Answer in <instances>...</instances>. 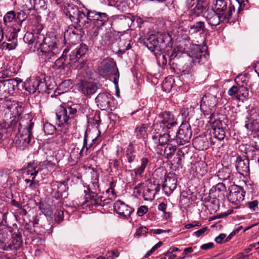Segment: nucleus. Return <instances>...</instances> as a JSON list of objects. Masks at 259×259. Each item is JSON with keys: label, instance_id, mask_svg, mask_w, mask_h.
Returning a JSON list of instances; mask_svg holds the SVG:
<instances>
[{"label": "nucleus", "instance_id": "f257e3e1", "mask_svg": "<svg viewBox=\"0 0 259 259\" xmlns=\"http://www.w3.org/2000/svg\"><path fill=\"white\" fill-rule=\"evenodd\" d=\"M160 120L152 126L151 139L154 144L164 145L169 140V132L168 131L178 124L177 119L169 111H164L158 115Z\"/></svg>", "mask_w": 259, "mask_h": 259}, {"label": "nucleus", "instance_id": "f03ea898", "mask_svg": "<svg viewBox=\"0 0 259 259\" xmlns=\"http://www.w3.org/2000/svg\"><path fill=\"white\" fill-rule=\"evenodd\" d=\"M36 46L39 47V56L46 62H50L55 55L59 53L56 43L50 37H45L43 34H37L35 37Z\"/></svg>", "mask_w": 259, "mask_h": 259}, {"label": "nucleus", "instance_id": "7ed1b4c3", "mask_svg": "<svg viewBox=\"0 0 259 259\" xmlns=\"http://www.w3.org/2000/svg\"><path fill=\"white\" fill-rule=\"evenodd\" d=\"M11 127L15 128L18 125L19 132L23 128L21 134V138L23 141L29 144L33 138L32 130L34 126L32 118L28 114H25L19 120V117H13L10 123Z\"/></svg>", "mask_w": 259, "mask_h": 259}, {"label": "nucleus", "instance_id": "20e7f679", "mask_svg": "<svg viewBox=\"0 0 259 259\" xmlns=\"http://www.w3.org/2000/svg\"><path fill=\"white\" fill-rule=\"evenodd\" d=\"M85 11L86 16L83 29L100 28L108 21V16L105 13L87 9H85Z\"/></svg>", "mask_w": 259, "mask_h": 259}, {"label": "nucleus", "instance_id": "39448f33", "mask_svg": "<svg viewBox=\"0 0 259 259\" xmlns=\"http://www.w3.org/2000/svg\"><path fill=\"white\" fill-rule=\"evenodd\" d=\"M77 115V109L74 106L68 105H61L56 112V118L59 126L66 124L71 125L75 122Z\"/></svg>", "mask_w": 259, "mask_h": 259}, {"label": "nucleus", "instance_id": "423d86ee", "mask_svg": "<svg viewBox=\"0 0 259 259\" xmlns=\"http://www.w3.org/2000/svg\"><path fill=\"white\" fill-rule=\"evenodd\" d=\"M64 14L67 16L70 21L77 24L80 29H83L84 22L86 16V11H80L78 7L73 5H68L65 7Z\"/></svg>", "mask_w": 259, "mask_h": 259}, {"label": "nucleus", "instance_id": "0eeeda50", "mask_svg": "<svg viewBox=\"0 0 259 259\" xmlns=\"http://www.w3.org/2000/svg\"><path fill=\"white\" fill-rule=\"evenodd\" d=\"M24 88L26 91L30 93H34L36 91L39 93L47 92V85L44 77L42 76L32 77L27 79L24 82Z\"/></svg>", "mask_w": 259, "mask_h": 259}, {"label": "nucleus", "instance_id": "6e6552de", "mask_svg": "<svg viewBox=\"0 0 259 259\" xmlns=\"http://www.w3.org/2000/svg\"><path fill=\"white\" fill-rule=\"evenodd\" d=\"M213 10L221 15L223 20H226V22H229L233 12L235 11V7L231 4L228 5V2L225 0H216Z\"/></svg>", "mask_w": 259, "mask_h": 259}, {"label": "nucleus", "instance_id": "1a4fd4ad", "mask_svg": "<svg viewBox=\"0 0 259 259\" xmlns=\"http://www.w3.org/2000/svg\"><path fill=\"white\" fill-rule=\"evenodd\" d=\"M145 45L152 52H161L166 47L165 38L163 36L151 35L144 41Z\"/></svg>", "mask_w": 259, "mask_h": 259}, {"label": "nucleus", "instance_id": "9d476101", "mask_svg": "<svg viewBox=\"0 0 259 259\" xmlns=\"http://www.w3.org/2000/svg\"><path fill=\"white\" fill-rule=\"evenodd\" d=\"M136 19V17L131 14L121 15L114 19L113 24L117 28L125 31L131 27Z\"/></svg>", "mask_w": 259, "mask_h": 259}, {"label": "nucleus", "instance_id": "9b49d317", "mask_svg": "<svg viewBox=\"0 0 259 259\" xmlns=\"http://www.w3.org/2000/svg\"><path fill=\"white\" fill-rule=\"evenodd\" d=\"M192 136L191 126L187 123H183L177 133L176 141L178 145H184L188 143Z\"/></svg>", "mask_w": 259, "mask_h": 259}, {"label": "nucleus", "instance_id": "f8f14e48", "mask_svg": "<svg viewBox=\"0 0 259 259\" xmlns=\"http://www.w3.org/2000/svg\"><path fill=\"white\" fill-rule=\"evenodd\" d=\"M22 243L21 235L19 233H14L13 234L11 239L7 243L0 240V249L15 252L20 248Z\"/></svg>", "mask_w": 259, "mask_h": 259}, {"label": "nucleus", "instance_id": "ddd939ff", "mask_svg": "<svg viewBox=\"0 0 259 259\" xmlns=\"http://www.w3.org/2000/svg\"><path fill=\"white\" fill-rule=\"evenodd\" d=\"M228 94L237 100L243 101L248 97L249 91L247 88L237 84L228 90Z\"/></svg>", "mask_w": 259, "mask_h": 259}, {"label": "nucleus", "instance_id": "4468645a", "mask_svg": "<svg viewBox=\"0 0 259 259\" xmlns=\"http://www.w3.org/2000/svg\"><path fill=\"white\" fill-rule=\"evenodd\" d=\"M229 190L230 193L227 197L232 203L237 205L243 200L245 192L241 187L237 185H232Z\"/></svg>", "mask_w": 259, "mask_h": 259}, {"label": "nucleus", "instance_id": "2eb2a0df", "mask_svg": "<svg viewBox=\"0 0 259 259\" xmlns=\"http://www.w3.org/2000/svg\"><path fill=\"white\" fill-rule=\"evenodd\" d=\"M235 167L238 172L243 177H248L250 175L249 160L245 156L237 157Z\"/></svg>", "mask_w": 259, "mask_h": 259}, {"label": "nucleus", "instance_id": "dca6fc26", "mask_svg": "<svg viewBox=\"0 0 259 259\" xmlns=\"http://www.w3.org/2000/svg\"><path fill=\"white\" fill-rule=\"evenodd\" d=\"M112 100V96L107 92L99 94L95 99L98 107L103 110H107L110 108Z\"/></svg>", "mask_w": 259, "mask_h": 259}, {"label": "nucleus", "instance_id": "f3484780", "mask_svg": "<svg viewBox=\"0 0 259 259\" xmlns=\"http://www.w3.org/2000/svg\"><path fill=\"white\" fill-rule=\"evenodd\" d=\"M114 210L120 216L125 218L130 217L134 209L125 204L121 200H117L114 204Z\"/></svg>", "mask_w": 259, "mask_h": 259}, {"label": "nucleus", "instance_id": "a211bd4d", "mask_svg": "<svg viewBox=\"0 0 259 259\" xmlns=\"http://www.w3.org/2000/svg\"><path fill=\"white\" fill-rule=\"evenodd\" d=\"M88 50L87 46L83 44H80L78 47L72 50L68 57V61H70V65L76 62L87 53Z\"/></svg>", "mask_w": 259, "mask_h": 259}, {"label": "nucleus", "instance_id": "6ab92c4d", "mask_svg": "<svg viewBox=\"0 0 259 259\" xmlns=\"http://www.w3.org/2000/svg\"><path fill=\"white\" fill-rule=\"evenodd\" d=\"M177 180L175 177L167 176L162 185V190L164 194L168 196L176 189Z\"/></svg>", "mask_w": 259, "mask_h": 259}, {"label": "nucleus", "instance_id": "aec40b11", "mask_svg": "<svg viewBox=\"0 0 259 259\" xmlns=\"http://www.w3.org/2000/svg\"><path fill=\"white\" fill-rule=\"evenodd\" d=\"M21 82L22 80L18 78L7 79L2 81L4 90H6V95L13 94Z\"/></svg>", "mask_w": 259, "mask_h": 259}, {"label": "nucleus", "instance_id": "412c9836", "mask_svg": "<svg viewBox=\"0 0 259 259\" xmlns=\"http://www.w3.org/2000/svg\"><path fill=\"white\" fill-rule=\"evenodd\" d=\"M175 143H177L176 140L175 139H170L169 137L168 141L164 145L154 144L156 146H163L166 145L164 150V154L167 159H170L174 155L177 149V146Z\"/></svg>", "mask_w": 259, "mask_h": 259}, {"label": "nucleus", "instance_id": "4be33fe9", "mask_svg": "<svg viewBox=\"0 0 259 259\" xmlns=\"http://www.w3.org/2000/svg\"><path fill=\"white\" fill-rule=\"evenodd\" d=\"M7 38V42H4L1 46L3 50H8L9 51L15 49L17 46L18 35L16 32L13 31L11 33L9 37L6 36Z\"/></svg>", "mask_w": 259, "mask_h": 259}, {"label": "nucleus", "instance_id": "5701e85b", "mask_svg": "<svg viewBox=\"0 0 259 259\" xmlns=\"http://www.w3.org/2000/svg\"><path fill=\"white\" fill-rule=\"evenodd\" d=\"M98 87L97 83L91 81H83L81 83L80 90L82 93L86 96L95 94Z\"/></svg>", "mask_w": 259, "mask_h": 259}, {"label": "nucleus", "instance_id": "b1692460", "mask_svg": "<svg viewBox=\"0 0 259 259\" xmlns=\"http://www.w3.org/2000/svg\"><path fill=\"white\" fill-rule=\"evenodd\" d=\"M205 18L208 24L211 26H216L218 25L221 22H226V20H223L222 16L217 14L213 10L207 12Z\"/></svg>", "mask_w": 259, "mask_h": 259}, {"label": "nucleus", "instance_id": "393cba45", "mask_svg": "<svg viewBox=\"0 0 259 259\" xmlns=\"http://www.w3.org/2000/svg\"><path fill=\"white\" fill-rule=\"evenodd\" d=\"M116 67L115 62L109 61L106 63L101 68L100 73L106 78H110L113 75L114 69Z\"/></svg>", "mask_w": 259, "mask_h": 259}, {"label": "nucleus", "instance_id": "a878e982", "mask_svg": "<svg viewBox=\"0 0 259 259\" xmlns=\"http://www.w3.org/2000/svg\"><path fill=\"white\" fill-rule=\"evenodd\" d=\"M194 147L199 150H205L209 147V142L205 136H198L193 140Z\"/></svg>", "mask_w": 259, "mask_h": 259}, {"label": "nucleus", "instance_id": "bb28decb", "mask_svg": "<svg viewBox=\"0 0 259 259\" xmlns=\"http://www.w3.org/2000/svg\"><path fill=\"white\" fill-rule=\"evenodd\" d=\"M216 104V97L211 95H205L201 101V107H208L210 110H214Z\"/></svg>", "mask_w": 259, "mask_h": 259}, {"label": "nucleus", "instance_id": "cd10ccee", "mask_svg": "<svg viewBox=\"0 0 259 259\" xmlns=\"http://www.w3.org/2000/svg\"><path fill=\"white\" fill-rule=\"evenodd\" d=\"M24 2L26 7L30 9H34L38 10L46 8V4L44 0H24Z\"/></svg>", "mask_w": 259, "mask_h": 259}, {"label": "nucleus", "instance_id": "c85d7f7f", "mask_svg": "<svg viewBox=\"0 0 259 259\" xmlns=\"http://www.w3.org/2000/svg\"><path fill=\"white\" fill-rule=\"evenodd\" d=\"M65 51L66 50L64 51L62 56L55 62V66L57 69H64L69 67L70 61H68V56L65 54Z\"/></svg>", "mask_w": 259, "mask_h": 259}, {"label": "nucleus", "instance_id": "c756f323", "mask_svg": "<svg viewBox=\"0 0 259 259\" xmlns=\"http://www.w3.org/2000/svg\"><path fill=\"white\" fill-rule=\"evenodd\" d=\"M97 138H95L92 140V142L91 143H89V144H88V136L87 134V132H85L84 136V139H83V145L81 149L80 152H79V155L80 156H83V153H84V149H85V151H84L85 155H87L89 153V150L94 146V145L95 144V142L97 140Z\"/></svg>", "mask_w": 259, "mask_h": 259}, {"label": "nucleus", "instance_id": "7c9ffc66", "mask_svg": "<svg viewBox=\"0 0 259 259\" xmlns=\"http://www.w3.org/2000/svg\"><path fill=\"white\" fill-rule=\"evenodd\" d=\"M206 30L204 23L202 21H198L190 26V32L192 33H204Z\"/></svg>", "mask_w": 259, "mask_h": 259}, {"label": "nucleus", "instance_id": "2f4dec72", "mask_svg": "<svg viewBox=\"0 0 259 259\" xmlns=\"http://www.w3.org/2000/svg\"><path fill=\"white\" fill-rule=\"evenodd\" d=\"M149 163V159L147 157H143L141 159V164L133 170L136 176H141L144 172L146 167Z\"/></svg>", "mask_w": 259, "mask_h": 259}, {"label": "nucleus", "instance_id": "473e14b6", "mask_svg": "<svg viewBox=\"0 0 259 259\" xmlns=\"http://www.w3.org/2000/svg\"><path fill=\"white\" fill-rule=\"evenodd\" d=\"M154 187V184H149L146 190L144 191L143 197L145 200H152L155 195V192H153V188Z\"/></svg>", "mask_w": 259, "mask_h": 259}, {"label": "nucleus", "instance_id": "72a5a7b5", "mask_svg": "<svg viewBox=\"0 0 259 259\" xmlns=\"http://www.w3.org/2000/svg\"><path fill=\"white\" fill-rule=\"evenodd\" d=\"M231 170L228 166L223 167L218 172V177L220 180L225 181L228 180L231 176Z\"/></svg>", "mask_w": 259, "mask_h": 259}, {"label": "nucleus", "instance_id": "f704fd0d", "mask_svg": "<svg viewBox=\"0 0 259 259\" xmlns=\"http://www.w3.org/2000/svg\"><path fill=\"white\" fill-rule=\"evenodd\" d=\"M75 27L74 29L69 28L68 30L65 32L64 37L65 39H68L69 40H71V42L77 39L78 34L76 30Z\"/></svg>", "mask_w": 259, "mask_h": 259}, {"label": "nucleus", "instance_id": "c9c22d12", "mask_svg": "<svg viewBox=\"0 0 259 259\" xmlns=\"http://www.w3.org/2000/svg\"><path fill=\"white\" fill-rule=\"evenodd\" d=\"M147 128L145 124L138 126L135 130L136 137L139 139L145 138L147 136Z\"/></svg>", "mask_w": 259, "mask_h": 259}, {"label": "nucleus", "instance_id": "e433bc0d", "mask_svg": "<svg viewBox=\"0 0 259 259\" xmlns=\"http://www.w3.org/2000/svg\"><path fill=\"white\" fill-rule=\"evenodd\" d=\"M245 127L249 131L258 132L259 131V122L251 120L250 122L245 123Z\"/></svg>", "mask_w": 259, "mask_h": 259}, {"label": "nucleus", "instance_id": "4c0bfd02", "mask_svg": "<svg viewBox=\"0 0 259 259\" xmlns=\"http://www.w3.org/2000/svg\"><path fill=\"white\" fill-rule=\"evenodd\" d=\"M90 198L91 200V203L92 205L95 206H104L105 203H103L104 197L100 196L97 198H95L94 195H90Z\"/></svg>", "mask_w": 259, "mask_h": 259}, {"label": "nucleus", "instance_id": "58836bf2", "mask_svg": "<svg viewBox=\"0 0 259 259\" xmlns=\"http://www.w3.org/2000/svg\"><path fill=\"white\" fill-rule=\"evenodd\" d=\"M37 34H41L39 32H37L35 35L31 33H27L24 36V40L25 42H27L29 44H33L35 43L36 45V39L35 37Z\"/></svg>", "mask_w": 259, "mask_h": 259}, {"label": "nucleus", "instance_id": "ea45409f", "mask_svg": "<svg viewBox=\"0 0 259 259\" xmlns=\"http://www.w3.org/2000/svg\"><path fill=\"white\" fill-rule=\"evenodd\" d=\"M45 133L47 135H52L56 131V127L50 123H46L44 125Z\"/></svg>", "mask_w": 259, "mask_h": 259}, {"label": "nucleus", "instance_id": "a19ab883", "mask_svg": "<svg viewBox=\"0 0 259 259\" xmlns=\"http://www.w3.org/2000/svg\"><path fill=\"white\" fill-rule=\"evenodd\" d=\"M213 134L214 137L219 141L224 140L226 137V133L223 128L213 131Z\"/></svg>", "mask_w": 259, "mask_h": 259}, {"label": "nucleus", "instance_id": "79ce46f5", "mask_svg": "<svg viewBox=\"0 0 259 259\" xmlns=\"http://www.w3.org/2000/svg\"><path fill=\"white\" fill-rule=\"evenodd\" d=\"M126 156L129 163H132L135 160L136 155L132 147L127 149Z\"/></svg>", "mask_w": 259, "mask_h": 259}, {"label": "nucleus", "instance_id": "37998d69", "mask_svg": "<svg viewBox=\"0 0 259 259\" xmlns=\"http://www.w3.org/2000/svg\"><path fill=\"white\" fill-rule=\"evenodd\" d=\"M251 92L255 95L259 94V80L254 81L250 85Z\"/></svg>", "mask_w": 259, "mask_h": 259}, {"label": "nucleus", "instance_id": "c03bdc74", "mask_svg": "<svg viewBox=\"0 0 259 259\" xmlns=\"http://www.w3.org/2000/svg\"><path fill=\"white\" fill-rule=\"evenodd\" d=\"M15 17V12L14 11H10L6 13L4 17V21L5 24L10 23L13 21Z\"/></svg>", "mask_w": 259, "mask_h": 259}, {"label": "nucleus", "instance_id": "a18cd8bd", "mask_svg": "<svg viewBox=\"0 0 259 259\" xmlns=\"http://www.w3.org/2000/svg\"><path fill=\"white\" fill-rule=\"evenodd\" d=\"M250 120L259 122V110L253 109L251 111Z\"/></svg>", "mask_w": 259, "mask_h": 259}, {"label": "nucleus", "instance_id": "49530a36", "mask_svg": "<svg viewBox=\"0 0 259 259\" xmlns=\"http://www.w3.org/2000/svg\"><path fill=\"white\" fill-rule=\"evenodd\" d=\"M212 125V128L213 130V132L218 130V129H221L223 128V124L221 120H216L215 119L213 121H212V122L211 123Z\"/></svg>", "mask_w": 259, "mask_h": 259}, {"label": "nucleus", "instance_id": "de8ad7c7", "mask_svg": "<svg viewBox=\"0 0 259 259\" xmlns=\"http://www.w3.org/2000/svg\"><path fill=\"white\" fill-rule=\"evenodd\" d=\"M65 191L64 192H60L59 190H56L52 193V195L54 198L57 200H59L62 198L64 196V198H67L68 194L65 195Z\"/></svg>", "mask_w": 259, "mask_h": 259}, {"label": "nucleus", "instance_id": "09e8293b", "mask_svg": "<svg viewBox=\"0 0 259 259\" xmlns=\"http://www.w3.org/2000/svg\"><path fill=\"white\" fill-rule=\"evenodd\" d=\"M118 255L119 252L116 249L109 251L106 254L107 259H115V258L118 257Z\"/></svg>", "mask_w": 259, "mask_h": 259}, {"label": "nucleus", "instance_id": "8fccbe9b", "mask_svg": "<svg viewBox=\"0 0 259 259\" xmlns=\"http://www.w3.org/2000/svg\"><path fill=\"white\" fill-rule=\"evenodd\" d=\"M55 221L58 223H60L64 219V211L63 210H59L55 213Z\"/></svg>", "mask_w": 259, "mask_h": 259}, {"label": "nucleus", "instance_id": "3c124183", "mask_svg": "<svg viewBox=\"0 0 259 259\" xmlns=\"http://www.w3.org/2000/svg\"><path fill=\"white\" fill-rule=\"evenodd\" d=\"M39 207L42 212L44 213L45 215H51L52 213V211L50 208V206L49 205H43L41 206H40Z\"/></svg>", "mask_w": 259, "mask_h": 259}, {"label": "nucleus", "instance_id": "603ef678", "mask_svg": "<svg viewBox=\"0 0 259 259\" xmlns=\"http://www.w3.org/2000/svg\"><path fill=\"white\" fill-rule=\"evenodd\" d=\"M114 76L113 78V81L115 85L118 84V79L119 77V72L117 66L114 69V72H113V75Z\"/></svg>", "mask_w": 259, "mask_h": 259}, {"label": "nucleus", "instance_id": "864d4df0", "mask_svg": "<svg viewBox=\"0 0 259 259\" xmlns=\"http://www.w3.org/2000/svg\"><path fill=\"white\" fill-rule=\"evenodd\" d=\"M258 202L257 200H254L248 203V207L253 211L256 210L258 209Z\"/></svg>", "mask_w": 259, "mask_h": 259}, {"label": "nucleus", "instance_id": "5fc2aeb1", "mask_svg": "<svg viewBox=\"0 0 259 259\" xmlns=\"http://www.w3.org/2000/svg\"><path fill=\"white\" fill-rule=\"evenodd\" d=\"M157 61L159 65H165L167 63V58L165 55H160L157 58Z\"/></svg>", "mask_w": 259, "mask_h": 259}, {"label": "nucleus", "instance_id": "6e6d98bb", "mask_svg": "<svg viewBox=\"0 0 259 259\" xmlns=\"http://www.w3.org/2000/svg\"><path fill=\"white\" fill-rule=\"evenodd\" d=\"M148 211V207L145 205L140 206L137 210V214L141 217L145 214Z\"/></svg>", "mask_w": 259, "mask_h": 259}, {"label": "nucleus", "instance_id": "4d7b16f0", "mask_svg": "<svg viewBox=\"0 0 259 259\" xmlns=\"http://www.w3.org/2000/svg\"><path fill=\"white\" fill-rule=\"evenodd\" d=\"M215 190L219 192H224L226 191V187L223 183H219L215 186Z\"/></svg>", "mask_w": 259, "mask_h": 259}, {"label": "nucleus", "instance_id": "13d9d810", "mask_svg": "<svg viewBox=\"0 0 259 259\" xmlns=\"http://www.w3.org/2000/svg\"><path fill=\"white\" fill-rule=\"evenodd\" d=\"M93 186V188H92L93 190L95 191V192L91 191V193H93L95 194L96 192V191L99 189V186L98 185V179H96L94 180V181L92 182V185H89L90 189H91V187Z\"/></svg>", "mask_w": 259, "mask_h": 259}, {"label": "nucleus", "instance_id": "bf43d9fd", "mask_svg": "<svg viewBox=\"0 0 259 259\" xmlns=\"http://www.w3.org/2000/svg\"><path fill=\"white\" fill-rule=\"evenodd\" d=\"M148 229L146 227H141L139 228L137 232L136 235L138 237L141 236L143 235L146 234L147 233Z\"/></svg>", "mask_w": 259, "mask_h": 259}, {"label": "nucleus", "instance_id": "052dcab7", "mask_svg": "<svg viewBox=\"0 0 259 259\" xmlns=\"http://www.w3.org/2000/svg\"><path fill=\"white\" fill-rule=\"evenodd\" d=\"M185 147H183L181 149H179V150L177 151V156L179 161H180L182 160V157H184L185 152L183 151V150H185Z\"/></svg>", "mask_w": 259, "mask_h": 259}, {"label": "nucleus", "instance_id": "680f3d73", "mask_svg": "<svg viewBox=\"0 0 259 259\" xmlns=\"http://www.w3.org/2000/svg\"><path fill=\"white\" fill-rule=\"evenodd\" d=\"M6 97V90H4L2 81H0V99H3Z\"/></svg>", "mask_w": 259, "mask_h": 259}, {"label": "nucleus", "instance_id": "e2e57ef3", "mask_svg": "<svg viewBox=\"0 0 259 259\" xmlns=\"http://www.w3.org/2000/svg\"><path fill=\"white\" fill-rule=\"evenodd\" d=\"M213 246L214 243L213 242H209L201 245L200 248L203 250H208L212 248Z\"/></svg>", "mask_w": 259, "mask_h": 259}, {"label": "nucleus", "instance_id": "0e129e2a", "mask_svg": "<svg viewBox=\"0 0 259 259\" xmlns=\"http://www.w3.org/2000/svg\"><path fill=\"white\" fill-rule=\"evenodd\" d=\"M170 231V230H161V229H151L150 230V233L152 234V233L156 234H159L162 233H165V232H169Z\"/></svg>", "mask_w": 259, "mask_h": 259}, {"label": "nucleus", "instance_id": "69168bd1", "mask_svg": "<svg viewBox=\"0 0 259 259\" xmlns=\"http://www.w3.org/2000/svg\"><path fill=\"white\" fill-rule=\"evenodd\" d=\"M208 230L207 227H203L198 231H195L194 234L197 237H199L200 235L204 233Z\"/></svg>", "mask_w": 259, "mask_h": 259}, {"label": "nucleus", "instance_id": "338daca9", "mask_svg": "<svg viewBox=\"0 0 259 259\" xmlns=\"http://www.w3.org/2000/svg\"><path fill=\"white\" fill-rule=\"evenodd\" d=\"M226 237V235L225 234H221L215 238V241L218 243H221Z\"/></svg>", "mask_w": 259, "mask_h": 259}, {"label": "nucleus", "instance_id": "774afa93", "mask_svg": "<svg viewBox=\"0 0 259 259\" xmlns=\"http://www.w3.org/2000/svg\"><path fill=\"white\" fill-rule=\"evenodd\" d=\"M17 17H18V18L22 22L26 19L27 16L24 12L21 11L18 13Z\"/></svg>", "mask_w": 259, "mask_h": 259}]
</instances>
